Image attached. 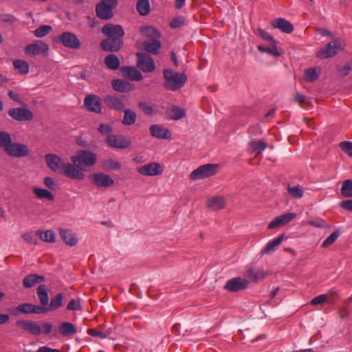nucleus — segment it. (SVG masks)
Here are the masks:
<instances>
[{"mask_svg":"<svg viewBox=\"0 0 352 352\" xmlns=\"http://www.w3.org/2000/svg\"><path fill=\"white\" fill-rule=\"evenodd\" d=\"M30 153L28 146L19 142H12V141L9 146L6 148V153L12 157H25L28 156Z\"/></svg>","mask_w":352,"mask_h":352,"instance_id":"0eeeda50","label":"nucleus"},{"mask_svg":"<svg viewBox=\"0 0 352 352\" xmlns=\"http://www.w3.org/2000/svg\"><path fill=\"white\" fill-rule=\"evenodd\" d=\"M272 27L274 28L279 29L282 32L285 34H290L294 30L293 25L283 18H278L271 23Z\"/></svg>","mask_w":352,"mask_h":352,"instance_id":"5701e85b","label":"nucleus"},{"mask_svg":"<svg viewBox=\"0 0 352 352\" xmlns=\"http://www.w3.org/2000/svg\"><path fill=\"white\" fill-rule=\"evenodd\" d=\"M16 324L32 335L39 336L42 333L41 327L36 322L28 320H17Z\"/></svg>","mask_w":352,"mask_h":352,"instance_id":"dca6fc26","label":"nucleus"},{"mask_svg":"<svg viewBox=\"0 0 352 352\" xmlns=\"http://www.w3.org/2000/svg\"><path fill=\"white\" fill-rule=\"evenodd\" d=\"M16 310L21 314H44L43 307H40L38 305H35L31 303H22L16 307Z\"/></svg>","mask_w":352,"mask_h":352,"instance_id":"4be33fe9","label":"nucleus"},{"mask_svg":"<svg viewBox=\"0 0 352 352\" xmlns=\"http://www.w3.org/2000/svg\"><path fill=\"white\" fill-rule=\"evenodd\" d=\"M12 142L10 135L6 131H0V148H3L6 152V148L9 146Z\"/></svg>","mask_w":352,"mask_h":352,"instance_id":"de8ad7c7","label":"nucleus"},{"mask_svg":"<svg viewBox=\"0 0 352 352\" xmlns=\"http://www.w3.org/2000/svg\"><path fill=\"white\" fill-rule=\"evenodd\" d=\"M45 281V277L43 276L31 274L25 276L23 279V286L25 288H31L35 286L38 283H41Z\"/></svg>","mask_w":352,"mask_h":352,"instance_id":"393cba45","label":"nucleus"},{"mask_svg":"<svg viewBox=\"0 0 352 352\" xmlns=\"http://www.w3.org/2000/svg\"><path fill=\"white\" fill-rule=\"evenodd\" d=\"M67 309L70 311L81 310L82 307L80 300H71L67 306Z\"/></svg>","mask_w":352,"mask_h":352,"instance_id":"bf43d9fd","label":"nucleus"},{"mask_svg":"<svg viewBox=\"0 0 352 352\" xmlns=\"http://www.w3.org/2000/svg\"><path fill=\"white\" fill-rule=\"evenodd\" d=\"M13 66L16 70L22 74H26L29 72V64L25 60L16 59L13 61Z\"/></svg>","mask_w":352,"mask_h":352,"instance_id":"ea45409f","label":"nucleus"},{"mask_svg":"<svg viewBox=\"0 0 352 352\" xmlns=\"http://www.w3.org/2000/svg\"><path fill=\"white\" fill-rule=\"evenodd\" d=\"M318 78L319 74L316 67L307 69L304 72V80L307 82H314Z\"/></svg>","mask_w":352,"mask_h":352,"instance_id":"37998d69","label":"nucleus"},{"mask_svg":"<svg viewBox=\"0 0 352 352\" xmlns=\"http://www.w3.org/2000/svg\"><path fill=\"white\" fill-rule=\"evenodd\" d=\"M103 165L106 169L108 170H119L121 168L120 164L112 159L107 160L104 162Z\"/></svg>","mask_w":352,"mask_h":352,"instance_id":"603ef678","label":"nucleus"},{"mask_svg":"<svg viewBox=\"0 0 352 352\" xmlns=\"http://www.w3.org/2000/svg\"><path fill=\"white\" fill-rule=\"evenodd\" d=\"M294 100L298 102L300 105L302 104H310V101L306 98V97L299 93H296L294 95Z\"/></svg>","mask_w":352,"mask_h":352,"instance_id":"680f3d73","label":"nucleus"},{"mask_svg":"<svg viewBox=\"0 0 352 352\" xmlns=\"http://www.w3.org/2000/svg\"><path fill=\"white\" fill-rule=\"evenodd\" d=\"M48 50V45L42 41H37L25 47V53L30 56H35L40 54L47 56Z\"/></svg>","mask_w":352,"mask_h":352,"instance_id":"4468645a","label":"nucleus"},{"mask_svg":"<svg viewBox=\"0 0 352 352\" xmlns=\"http://www.w3.org/2000/svg\"><path fill=\"white\" fill-rule=\"evenodd\" d=\"M45 162L53 172L64 174L66 177L81 180L85 178V174L76 169L72 164L63 163L60 157L55 154L49 153L45 155Z\"/></svg>","mask_w":352,"mask_h":352,"instance_id":"f03ea898","label":"nucleus"},{"mask_svg":"<svg viewBox=\"0 0 352 352\" xmlns=\"http://www.w3.org/2000/svg\"><path fill=\"white\" fill-rule=\"evenodd\" d=\"M164 78V87L166 89L175 91L184 86L187 81V76L184 73H179L171 69L163 71Z\"/></svg>","mask_w":352,"mask_h":352,"instance_id":"7ed1b4c3","label":"nucleus"},{"mask_svg":"<svg viewBox=\"0 0 352 352\" xmlns=\"http://www.w3.org/2000/svg\"><path fill=\"white\" fill-rule=\"evenodd\" d=\"M122 75L132 80L139 81L142 79L141 72L134 67L124 66L121 69Z\"/></svg>","mask_w":352,"mask_h":352,"instance_id":"b1692460","label":"nucleus"},{"mask_svg":"<svg viewBox=\"0 0 352 352\" xmlns=\"http://www.w3.org/2000/svg\"><path fill=\"white\" fill-rule=\"evenodd\" d=\"M140 33L142 35V36L148 37L152 39H156L160 37V34L158 30L151 26L140 28Z\"/></svg>","mask_w":352,"mask_h":352,"instance_id":"4c0bfd02","label":"nucleus"},{"mask_svg":"<svg viewBox=\"0 0 352 352\" xmlns=\"http://www.w3.org/2000/svg\"><path fill=\"white\" fill-rule=\"evenodd\" d=\"M144 50L149 53L157 54L161 48V42L156 39L150 38L143 43Z\"/></svg>","mask_w":352,"mask_h":352,"instance_id":"c85d7f7f","label":"nucleus"},{"mask_svg":"<svg viewBox=\"0 0 352 352\" xmlns=\"http://www.w3.org/2000/svg\"><path fill=\"white\" fill-rule=\"evenodd\" d=\"M186 20L183 16H178L173 19L170 23L171 28H177L185 25Z\"/></svg>","mask_w":352,"mask_h":352,"instance_id":"4d7b16f0","label":"nucleus"},{"mask_svg":"<svg viewBox=\"0 0 352 352\" xmlns=\"http://www.w3.org/2000/svg\"><path fill=\"white\" fill-rule=\"evenodd\" d=\"M136 56L138 58L137 66L140 70L144 72H151L155 70V65L150 55L138 52Z\"/></svg>","mask_w":352,"mask_h":352,"instance_id":"f8f14e48","label":"nucleus"},{"mask_svg":"<svg viewBox=\"0 0 352 352\" xmlns=\"http://www.w3.org/2000/svg\"><path fill=\"white\" fill-rule=\"evenodd\" d=\"M71 160L75 168L82 173L87 170V168L94 166L97 161L95 153L87 150H80L76 155L72 156Z\"/></svg>","mask_w":352,"mask_h":352,"instance_id":"20e7f679","label":"nucleus"},{"mask_svg":"<svg viewBox=\"0 0 352 352\" xmlns=\"http://www.w3.org/2000/svg\"><path fill=\"white\" fill-rule=\"evenodd\" d=\"M87 333L92 336L99 337L101 338H105L107 336L104 332L98 331L96 329H88Z\"/></svg>","mask_w":352,"mask_h":352,"instance_id":"69168bd1","label":"nucleus"},{"mask_svg":"<svg viewBox=\"0 0 352 352\" xmlns=\"http://www.w3.org/2000/svg\"><path fill=\"white\" fill-rule=\"evenodd\" d=\"M327 298H328L327 295L321 294V295H319V296L314 298L311 301V304L312 305H321V304L324 303L327 300Z\"/></svg>","mask_w":352,"mask_h":352,"instance_id":"052dcab7","label":"nucleus"},{"mask_svg":"<svg viewBox=\"0 0 352 352\" xmlns=\"http://www.w3.org/2000/svg\"><path fill=\"white\" fill-rule=\"evenodd\" d=\"M248 285V279L236 277L228 280L223 288L230 292H237L247 289Z\"/></svg>","mask_w":352,"mask_h":352,"instance_id":"ddd939ff","label":"nucleus"},{"mask_svg":"<svg viewBox=\"0 0 352 352\" xmlns=\"http://www.w3.org/2000/svg\"><path fill=\"white\" fill-rule=\"evenodd\" d=\"M337 70L340 76H345L349 74L351 67L347 63L343 67H337Z\"/></svg>","mask_w":352,"mask_h":352,"instance_id":"338daca9","label":"nucleus"},{"mask_svg":"<svg viewBox=\"0 0 352 352\" xmlns=\"http://www.w3.org/2000/svg\"><path fill=\"white\" fill-rule=\"evenodd\" d=\"M90 179L98 188H108L115 183L113 178L103 173H96L91 175Z\"/></svg>","mask_w":352,"mask_h":352,"instance_id":"2eb2a0df","label":"nucleus"},{"mask_svg":"<svg viewBox=\"0 0 352 352\" xmlns=\"http://www.w3.org/2000/svg\"><path fill=\"white\" fill-rule=\"evenodd\" d=\"M44 184L50 190H55L57 185L54 179L51 177H46L44 178Z\"/></svg>","mask_w":352,"mask_h":352,"instance_id":"0e129e2a","label":"nucleus"},{"mask_svg":"<svg viewBox=\"0 0 352 352\" xmlns=\"http://www.w3.org/2000/svg\"><path fill=\"white\" fill-rule=\"evenodd\" d=\"M16 21V17L10 14H0V24L8 23L10 25L14 24Z\"/></svg>","mask_w":352,"mask_h":352,"instance_id":"864d4df0","label":"nucleus"},{"mask_svg":"<svg viewBox=\"0 0 352 352\" xmlns=\"http://www.w3.org/2000/svg\"><path fill=\"white\" fill-rule=\"evenodd\" d=\"M126 100L125 96H118L117 94H109L104 98V104L110 109L117 111H122L126 107L124 100Z\"/></svg>","mask_w":352,"mask_h":352,"instance_id":"9d476101","label":"nucleus"},{"mask_svg":"<svg viewBox=\"0 0 352 352\" xmlns=\"http://www.w3.org/2000/svg\"><path fill=\"white\" fill-rule=\"evenodd\" d=\"M150 134L152 137L157 139H170L171 133L170 131L159 124H153L149 127Z\"/></svg>","mask_w":352,"mask_h":352,"instance_id":"aec40b11","label":"nucleus"},{"mask_svg":"<svg viewBox=\"0 0 352 352\" xmlns=\"http://www.w3.org/2000/svg\"><path fill=\"white\" fill-rule=\"evenodd\" d=\"M8 116L17 122H30L33 120V113L27 107H14L8 111Z\"/></svg>","mask_w":352,"mask_h":352,"instance_id":"6e6552de","label":"nucleus"},{"mask_svg":"<svg viewBox=\"0 0 352 352\" xmlns=\"http://www.w3.org/2000/svg\"><path fill=\"white\" fill-rule=\"evenodd\" d=\"M58 330L64 336H72L77 332L75 326L69 322H61L58 326Z\"/></svg>","mask_w":352,"mask_h":352,"instance_id":"72a5a7b5","label":"nucleus"},{"mask_svg":"<svg viewBox=\"0 0 352 352\" xmlns=\"http://www.w3.org/2000/svg\"><path fill=\"white\" fill-rule=\"evenodd\" d=\"M136 10L141 16H145L150 12L148 0H137Z\"/></svg>","mask_w":352,"mask_h":352,"instance_id":"58836bf2","label":"nucleus"},{"mask_svg":"<svg viewBox=\"0 0 352 352\" xmlns=\"http://www.w3.org/2000/svg\"><path fill=\"white\" fill-rule=\"evenodd\" d=\"M111 85L115 91L122 93L128 92L132 89L131 85L122 79L113 80Z\"/></svg>","mask_w":352,"mask_h":352,"instance_id":"2f4dec72","label":"nucleus"},{"mask_svg":"<svg viewBox=\"0 0 352 352\" xmlns=\"http://www.w3.org/2000/svg\"><path fill=\"white\" fill-rule=\"evenodd\" d=\"M284 239V235L282 234L275 239L267 243L266 246L261 251L262 255L268 254L274 252Z\"/></svg>","mask_w":352,"mask_h":352,"instance_id":"c756f323","label":"nucleus"},{"mask_svg":"<svg viewBox=\"0 0 352 352\" xmlns=\"http://www.w3.org/2000/svg\"><path fill=\"white\" fill-rule=\"evenodd\" d=\"M36 234L43 241L49 243H53L55 241V233L52 230L38 231Z\"/></svg>","mask_w":352,"mask_h":352,"instance_id":"c03bdc74","label":"nucleus"},{"mask_svg":"<svg viewBox=\"0 0 352 352\" xmlns=\"http://www.w3.org/2000/svg\"><path fill=\"white\" fill-rule=\"evenodd\" d=\"M104 62L106 66L110 69L116 70L120 67V60L114 54L107 55L104 58Z\"/></svg>","mask_w":352,"mask_h":352,"instance_id":"e433bc0d","label":"nucleus"},{"mask_svg":"<svg viewBox=\"0 0 352 352\" xmlns=\"http://www.w3.org/2000/svg\"><path fill=\"white\" fill-rule=\"evenodd\" d=\"M63 294L61 293L57 294L55 296L52 297L47 307H43L44 314L56 310L62 307L63 305Z\"/></svg>","mask_w":352,"mask_h":352,"instance_id":"bb28decb","label":"nucleus"},{"mask_svg":"<svg viewBox=\"0 0 352 352\" xmlns=\"http://www.w3.org/2000/svg\"><path fill=\"white\" fill-rule=\"evenodd\" d=\"M276 43H270V46H264V45H258V50L261 52H265L269 54H271L274 56H278L280 53L278 52L276 47Z\"/></svg>","mask_w":352,"mask_h":352,"instance_id":"79ce46f5","label":"nucleus"},{"mask_svg":"<svg viewBox=\"0 0 352 352\" xmlns=\"http://www.w3.org/2000/svg\"><path fill=\"white\" fill-rule=\"evenodd\" d=\"M340 206L344 210L352 211V199H348L340 202Z\"/></svg>","mask_w":352,"mask_h":352,"instance_id":"774afa93","label":"nucleus"},{"mask_svg":"<svg viewBox=\"0 0 352 352\" xmlns=\"http://www.w3.org/2000/svg\"><path fill=\"white\" fill-rule=\"evenodd\" d=\"M59 233L61 239L69 246H74L78 243L76 235L70 230L60 228Z\"/></svg>","mask_w":352,"mask_h":352,"instance_id":"a878e982","label":"nucleus"},{"mask_svg":"<svg viewBox=\"0 0 352 352\" xmlns=\"http://www.w3.org/2000/svg\"><path fill=\"white\" fill-rule=\"evenodd\" d=\"M343 50V43L340 39H336L327 43L324 47L321 49L318 53V56L320 58H327L332 57L338 54Z\"/></svg>","mask_w":352,"mask_h":352,"instance_id":"423d86ee","label":"nucleus"},{"mask_svg":"<svg viewBox=\"0 0 352 352\" xmlns=\"http://www.w3.org/2000/svg\"><path fill=\"white\" fill-rule=\"evenodd\" d=\"M170 120H177L186 116V111L177 105H171L166 111Z\"/></svg>","mask_w":352,"mask_h":352,"instance_id":"cd10ccee","label":"nucleus"},{"mask_svg":"<svg viewBox=\"0 0 352 352\" xmlns=\"http://www.w3.org/2000/svg\"><path fill=\"white\" fill-rule=\"evenodd\" d=\"M250 146L253 153L260 154L267 146V144L261 140L253 141L250 143Z\"/></svg>","mask_w":352,"mask_h":352,"instance_id":"09e8293b","label":"nucleus"},{"mask_svg":"<svg viewBox=\"0 0 352 352\" xmlns=\"http://www.w3.org/2000/svg\"><path fill=\"white\" fill-rule=\"evenodd\" d=\"M287 191L292 197L297 199L302 198L304 194V190L299 185L292 186L290 184H288Z\"/></svg>","mask_w":352,"mask_h":352,"instance_id":"a18cd8bd","label":"nucleus"},{"mask_svg":"<svg viewBox=\"0 0 352 352\" xmlns=\"http://www.w3.org/2000/svg\"><path fill=\"white\" fill-rule=\"evenodd\" d=\"M32 192L36 195V197L39 199H47L49 201H54V195L49 190L41 188L38 187H34L32 188Z\"/></svg>","mask_w":352,"mask_h":352,"instance_id":"c9c22d12","label":"nucleus"},{"mask_svg":"<svg viewBox=\"0 0 352 352\" xmlns=\"http://www.w3.org/2000/svg\"><path fill=\"white\" fill-rule=\"evenodd\" d=\"M258 35L264 41H270L272 43H276V41L274 38L265 30L258 29Z\"/></svg>","mask_w":352,"mask_h":352,"instance_id":"13d9d810","label":"nucleus"},{"mask_svg":"<svg viewBox=\"0 0 352 352\" xmlns=\"http://www.w3.org/2000/svg\"><path fill=\"white\" fill-rule=\"evenodd\" d=\"M217 168L218 165L214 164L202 165L190 173V179L196 180L209 177L216 174Z\"/></svg>","mask_w":352,"mask_h":352,"instance_id":"39448f33","label":"nucleus"},{"mask_svg":"<svg viewBox=\"0 0 352 352\" xmlns=\"http://www.w3.org/2000/svg\"><path fill=\"white\" fill-rule=\"evenodd\" d=\"M113 10L111 6L104 5L100 2L96 6V16L102 20H109L113 16Z\"/></svg>","mask_w":352,"mask_h":352,"instance_id":"412c9836","label":"nucleus"},{"mask_svg":"<svg viewBox=\"0 0 352 352\" xmlns=\"http://www.w3.org/2000/svg\"><path fill=\"white\" fill-rule=\"evenodd\" d=\"M8 95L9 96V98L16 102L17 103L20 104H24V105H26L23 101L22 100L21 98L20 97V96L15 93L14 91L12 90H9L8 92Z\"/></svg>","mask_w":352,"mask_h":352,"instance_id":"e2e57ef3","label":"nucleus"},{"mask_svg":"<svg viewBox=\"0 0 352 352\" xmlns=\"http://www.w3.org/2000/svg\"><path fill=\"white\" fill-rule=\"evenodd\" d=\"M122 111H124V116L122 123L124 125L131 126L136 122L137 114L134 111L131 110L129 109H126L125 107L124 110H123Z\"/></svg>","mask_w":352,"mask_h":352,"instance_id":"f704fd0d","label":"nucleus"},{"mask_svg":"<svg viewBox=\"0 0 352 352\" xmlns=\"http://www.w3.org/2000/svg\"><path fill=\"white\" fill-rule=\"evenodd\" d=\"M102 34L107 36L100 43V47L105 52H118L123 45L122 38L124 36V30L120 25L107 23L101 30Z\"/></svg>","mask_w":352,"mask_h":352,"instance_id":"f257e3e1","label":"nucleus"},{"mask_svg":"<svg viewBox=\"0 0 352 352\" xmlns=\"http://www.w3.org/2000/svg\"><path fill=\"white\" fill-rule=\"evenodd\" d=\"M339 146L345 153L352 157V142H342L339 144Z\"/></svg>","mask_w":352,"mask_h":352,"instance_id":"6e6d98bb","label":"nucleus"},{"mask_svg":"<svg viewBox=\"0 0 352 352\" xmlns=\"http://www.w3.org/2000/svg\"><path fill=\"white\" fill-rule=\"evenodd\" d=\"M340 233L339 231L332 232L322 243V246L324 248H328L333 244L338 238Z\"/></svg>","mask_w":352,"mask_h":352,"instance_id":"3c124183","label":"nucleus"},{"mask_svg":"<svg viewBox=\"0 0 352 352\" xmlns=\"http://www.w3.org/2000/svg\"><path fill=\"white\" fill-rule=\"evenodd\" d=\"M84 106L85 108L94 113H101L102 107L100 98L96 95H88L84 99Z\"/></svg>","mask_w":352,"mask_h":352,"instance_id":"a211bd4d","label":"nucleus"},{"mask_svg":"<svg viewBox=\"0 0 352 352\" xmlns=\"http://www.w3.org/2000/svg\"><path fill=\"white\" fill-rule=\"evenodd\" d=\"M51 30L52 27L50 25H44L36 28L34 33L36 37L42 38L49 34Z\"/></svg>","mask_w":352,"mask_h":352,"instance_id":"8fccbe9b","label":"nucleus"},{"mask_svg":"<svg viewBox=\"0 0 352 352\" xmlns=\"http://www.w3.org/2000/svg\"><path fill=\"white\" fill-rule=\"evenodd\" d=\"M267 275V273L263 270L257 267H250L244 272V276L250 281L257 283L263 280Z\"/></svg>","mask_w":352,"mask_h":352,"instance_id":"6ab92c4d","label":"nucleus"},{"mask_svg":"<svg viewBox=\"0 0 352 352\" xmlns=\"http://www.w3.org/2000/svg\"><path fill=\"white\" fill-rule=\"evenodd\" d=\"M36 294L41 305L40 307H47L49 304V295L47 287L45 285H40L36 289Z\"/></svg>","mask_w":352,"mask_h":352,"instance_id":"7c9ffc66","label":"nucleus"},{"mask_svg":"<svg viewBox=\"0 0 352 352\" xmlns=\"http://www.w3.org/2000/svg\"><path fill=\"white\" fill-rule=\"evenodd\" d=\"M58 40L65 47L78 50L81 47V42L74 33L69 32H65L60 34Z\"/></svg>","mask_w":352,"mask_h":352,"instance_id":"9b49d317","label":"nucleus"},{"mask_svg":"<svg viewBox=\"0 0 352 352\" xmlns=\"http://www.w3.org/2000/svg\"><path fill=\"white\" fill-rule=\"evenodd\" d=\"M138 172L142 175L156 176L163 173V168L159 163L152 162L139 167Z\"/></svg>","mask_w":352,"mask_h":352,"instance_id":"f3484780","label":"nucleus"},{"mask_svg":"<svg viewBox=\"0 0 352 352\" xmlns=\"http://www.w3.org/2000/svg\"><path fill=\"white\" fill-rule=\"evenodd\" d=\"M340 190L343 197H352V179L344 180Z\"/></svg>","mask_w":352,"mask_h":352,"instance_id":"49530a36","label":"nucleus"},{"mask_svg":"<svg viewBox=\"0 0 352 352\" xmlns=\"http://www.w3.org/2000/svg\"><path fill=\"white\" fill-rule=\"evenodd\" d=\"M138 107L148 116H151L157 113L156 106L148 102H140L138 103Z\"/></svg>","mask_w":352,"mask_h":352,"instance_id":"a19ab883","label":"nucleus"},{"mask_svg":"<svg viewBox=\"0 0 352 352\" xmlns=\"http://www.w3.org/2000/svg\"><path fill=\"white\" fill-rule=\"evenodd\" d=\"M225 206V200L221 197H212L207 201V206L212 210L223 209Z\"/></svg>","mask_w":352,"mask_h":352,"instance_id":"473e14b6","label":"nucleus"},{"mask_svg":"<svg viewBox=\"0 0 352 352\" xmlns=\"http://www.w3.org/2000/svg\"><path fill=\"white\" fill-rule=\"evenodd\" d=\"M105 142L109 147L118 149H124L131 146L130 139L123 135H108Z\"/></svg>","mask_w":352,"mask_h":352,"instance_id":"1a4fd4ad","label":"nucleus"},{"mask_svg":"<svg viewBox=\"0 0 352 352\" xmlns=\"http://www.w3.org/2000/svg\"><path fill=\"white\" fill-rule=\"evenodd\" d=\"M296 213L289 212V213H286L283 215L278 216V217L280 221V223L283 226L286 225L287 223H288L289 222L292 221L294 219L296 218Z\"/></svg>","mask_w":352,"mask_h":352,"instance_id":"5fc2aeb1","label":"nucleus"}]
</instances>
